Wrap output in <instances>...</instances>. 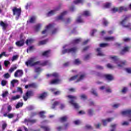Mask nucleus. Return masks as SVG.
<instances>
[{
    "instance_id": "3",
    "label": "nucleus",
    "mask_w": 131,
    "mask_h": 131,
    "mask_svg": "<svg viewBox=\"0 0 131 131\" xmlns=\"http://www.w3.org/2000/svg\"><path fill=\"white\" fill-rule=\"evenodd\" d=\"M36 58L32 57L28 61L26 62V65L27 66H36V65H40V66H47V65H50L51 62L49 61H45L44 62L36 61Z\"/></svg>"
},
{
    "instance_id": "41",
    "label": "nucleus",
    "mask_w": 131,
    "mask_h": 131,
    "mask_svg": "<svg viewBox=\"0 0 131 131\" xmlns=\"http://www.w3.org/2000/svg\"><path fill=\"white\" fill-rule=\"evenodd\" d=\"M59 104V102H57V101H55L53 104H52V106L51 107V108L52 109H55V108H56V107H57V106H58Z\"/></svg>"
},
{
    "instance_id": "14",
    "label": "nucleus",
    "mask_w": 131,
    "mask_h": 131,
    "mask_svg": "<svg viewBox=\"0 0 131 131\" xmlns=\"http://www.w3.org/2000/svg\"><path fill=\"white\" fill-rule=\"evenodd\" d=\"M113 120V118H108L106 119L102 120V122L103 125H106L107 123L111 122Z\"/></svg>"
},
{
    "instance_id": "11",
    "label": "nucleus",
    "mask_w": 131,
    "mask_h": 131,
    "mask_svg": "<svg viewBox=\"0 0 131 131\" xmlns=\"http://www.w3.org/2000/svg\"><path fill=\"white\" fill-rule=\"evenodd\" d=\"M25 122L27 125H28V124H32L33 123H35L36 122V120L32 119H25Z\"/></svg>"
},
{
    "instance_id": "45",
    "label": "nucleus",
    "mask_w": 131,
    "mask_h": 131,
    "mask_svg": "<svg viewBox=\"0 0 131 131\" xmlns=\"http://www.w3.org/2000/svg\"><path fill=\"white\" fill-rule=\"evenodd\" d=\"M76 22H77V23H82V22H83V19H82L81 17H78Z\"/></svg>"
},
{
    "instance_id": "51",
    "label": "nucleus",
    "mask_w": 131,
    "mask_h": 131,
    "mask_svg": "<svg viewBox=\"0 0 131 131\" xmlns=\"http://www.w3.org/2000/svg\"><path fill=\"white\" fill-rule=\"evenodd\" d=\"M9 94V92L8 91H5V92H3L2 94L3 98H6L8 96V94Z\"/></svg>"
},
{
    "instance_id": "26",
    "label": "nucleus",
    "mask_w": 131,
    "mask_h": 131,
    "mask_svg": "<svg viewBox=\"0 0 131 131\" xmlns=\"http://www.w3.org/2000/svg\"><path fill=\"white\" fill-rule=\"evenodd\" d=\"M97 52V55L98 56H104V53H103V52H102V51L101 50V48H97L96 50Z\"/></svg>"
},
{
    "instance_id": "43",
    "label": "nucleus",
    "mask_w": 131,
    "mask_h": 131,
    "mask_svg": "<svg viewBox=\"0 0 131 131\" xmlns=\"http://www.w3.org/2000/svg\"><path fill=\"white\" fill-rule=\"evenodd\" d=\"M41 71H42V70L40 68H36L35 69V72L36 73H40Z\"/></svg>"
},
{
    "instance_id": "62",
    "label": "nucleus",
    "mask_w": 131,
    "mask_h": 131,
    "mask_svg": "<svg viewBox=\"0 0 131 131\" xmlns=\"http://www.w3.org/2000/svg\"><path fill=\"white\" fill-rule=\"evenodd\" d=\"M88 113L89 115H93V113H94V111H93V110H89L88 111Z\"/></svg>"
},
{
    "instance_id": "33",
    "label": "nucleus",
    "mask_w": 131,
    "mask_h": 131,
    "mask_svg": "<svg viewBox=\"0 0 131 131\" xmlns=\"http://www.w3.org/2000/svg\"><path fill=\"white\" fill-rule=\"evenodd\" d=\"M41 27V24H38L37 25L35 26V31H38L39 30V29Z\"/></svg>"
},
{
    "instance_id": "22",
    "label": "nucleus",
    "mask_w": 131,
    "mask_h": 131,
    "mask_svg": "<svg viewBox=\"0 0 131 131\" xmlns=\"http://www.w3.org/2000/svg\"><path fill=\"white\" fill-rule=\"evenodd\" d=\"M0 25L3 27V30H6L7 29V27H8V24L4 23L3 21L0 22Z\"/></svg>"
},
{
    "instance_id": "9",
    "label": "nucleus",
    "mask_w": 131,
    "mask_h": 131,
    "mask_svg": "<svg viewBox=\"0 0 131 131\" xmlns=\"http://www.w3.org/2000/svg\"><path fill=\"white\" fill-rule=\"evenodd\" d=\"M128 8L125 7H120L119 8H117L116 7H114L112 8L111 12L112 13H116V12H122V11H127Z\"/></svg>"
},
{
    "instance_id": "15",
    "label": "nucleus",
    "mask_w": 131,
    "mask_h": 131,
    "mask_svg": "<svg viewBox=\"0 0 131 131\" xmlns=\"http://www.w3.org/2000/svg\"><path fill=\"white\" fill-rule=\"evenodd\" d=\"M59 7H57L55 9L50 11L49 12L47 13V16H52V15H54V14H56V12L57 11H59Z\"/></svg>"
},
{
    "instance_id": "46",
    "label": "nucleus",
    "mask_w": 131,
    "mask_h": 131,
    "mask_svg": "<svg viewBox=\"0 0 131 131\" xmlns=\"http://www.w3.org/2000/svg\"><path fill=\"white\" fill-rule=\"evenodd\" d=\"M109 45L107 43H103L100 44V48H106V47H108Z\"/></svg>"
},
{
    "instance_id": "58",
    "label": "nucleus",
    "mask_w": 131,
    "mask_h": 131,
    "mask_svg": "<svg viewBox=\"0 0 131 131\" xmlns=\"http://www.w3.org/2000/svg\"><path fill=\"white\" fill-rule=\"evenodd\" d=\"M126 92H127V88L125 87L123 89V90H122V93H123V94H125V93H126Z\"/></svg>"
},
{
    "instance_id": "24",
    "label": "nucleus",
    "mask_w": 131,
    "mask_h": 131,
    "mask_svg": "<svg viewBox=\"0 0 131 131\" xmlns=\"http://www.w3.org/2000/svg\"><path fill=\"white\" fill-rule=\"evenodd\" d=\"M115 39V38L114 37H104V40H106V41H112L113 40H114Z\"/></svg>"
},
{
    "instance_id": "2",
    "label": "nucleus",
    "mask_w": 131,
    "mask_h": 131,
    "mask_svg": "<svg viewBox=\"0 0 131 131\" xmlns=\"http://www.w3.org/2000/svg\"><path fill=\"white\" fill-rule=\"evenodd\" d=\"M81 41V38H79L73 41V42L69 45H64L63 47V50L62 51V54H66V53H75L77 51V49L72 48L74 45L79 43Z\"/></svg>"
},
{
    "instance_id": "19",
    "label": "nucleus",
    "mask_w": 131,
    "mask_h": 131,
    "mask_svg": "<svg viewBox=\"0 0 131 131\" xmlns=\"http://www.w3.org/2000/svg\"><path fill=\"white\" fill-rule=\"evenodd\" d=\"M47 96H48V93L45 92L41 94V95H40L38 98L40 100H43L44 99H46V98H47Z\"/></svg>"
},
{
    "instance_id": "7",
    "label": "nucleus",
    "mask_w": 131,
    "mask_h": 131,
    "mask_svg": "<svg viewBox=\"0 0 131 131\" xmlns=\"http://www.w3.org/2000/svg\"><path fill=\"white\" fill-rule=\"evenodd\" d=\"M127 19H128V17H127V16H124V19L122 21H121L120 24L121 25H122L123 27L131 29V24H127Z\"/></svg>"
},
{
    "instance_id": "49",
    "label": "nucleus",
    "mask_w": 131,
    "mask_h": 131,
    "mask_svg": "<svg viewBox=\"0 0 131 131\" xmlns=\"http://www.w3.org/2000/svg\"><path fill=\"white\" fill-rule=\"evenodd\" d=\"M28 98H29V96H28V93H26V95L23 96L24 101H27L28 99Z\"/></svg>"
},
{
    "instance_id": "63",
    "label": "nucleus",
    "mask_w": 131,
    "mask_h": 131,
    "mask_svg": "<svg viewBox=\"0 0 131 131\" xmlns=\"http://www.w3.org/2000/svg\"><path fill=\"white\" fill-rule=\"evenodd\" d=\"M125 71H126L127 73H131V68H128L125 69Z\"/></svg>"
},
{
    "instance_id": "57",
    "label": "nucleus",
    "mask_w": 131,
    "mask_h": 131,
    "mask_svg": "<svg viewBox=\"0 0 131 131\" xmlns=\"http://www.w3.org/2000/svg\"><path fill=\"white\" fill-rule=\"evenodd\" d=\"M33 46H31L27 50V53H28V51H29V52L33 51Z\"/></svg>"
},
{
    "instance_id": "16",
    "label": "nucleus",
    "mask_w": 131,
    "mask_h": 131,
    "mask_svg": "<svg viewBox=\"0 0 131 131\" xmlns=\"http://www.w3.org/2000/svg\"><path fill=\"white\" fill-rule=\"evenodd\" d=\"M61 80L59 79H56L54 80H52L50 82L51 84H58V83H61Z\"/></svg>"
},
{
    "instance_id": "8",
    "label": "nucleus",
    "mask_w": 131,
    "mask_h": 131,
    "mask_svg": "<svg viewBox=\"0 0 131 131\" xmlns=\"http://www.w3.org/2000/svg\"><path fill=\"white\" fill-rule=\"evenodd\" d=\"M13 14L14 15L16 16V20H18L19 17L21 15V9L20 8H17V7H14L12 9Z\"/></svg>"
},
{
    "instance_id": "13",
    "label": "nucleus",
    "mask_w": 131,
    "mask_h": 131,
    "mask_svg": "<svg viewBox=\"0 0 131 131\" xmlns=\"http://www.w3.org/2000/svg\"><path fill=\"white\" fill-rule=\"evenodd\" d=\"M122 115L126 116H130L131 115V109L127 110L126 111L121 112Z\"/></svg>"
},
{
    "instance_id": "37",
    "label": "nucleus",
    "mask_w": 131,
    "mask_h": 131,
    "mask_svg": "<svg viewBox=\"0 0 131 131\" xmlns=\"http://www.w3.org/2000/svg\"><path fill=\"white\" fill-rule=\"evenodd\" d=\"M16 69H17V67H16V66H14L13 67H11L9 69V72L10 73H12V72H14V71H15V70H16Z\"/></svg>"
},
{
    "instance_id": "64",
    "label": "nucleus",
    "mask_w": 131,
    "mask_h": 131,
    "mask_svg": "<svg viewBox=\"0 0 131 131\" xmlns=\"http://www.w3.org/2000/svg\"><path fill=\"white\" fill-rule=\"evenodd\" d=\"M74 123L77 125H78V124H79L80 123V121H79V120H76V121H74Z\"/></svg>"
},
{
    "instance_id": "36",
    "label": "nucleus",
    "mask_w": 131,
    "mask_h": 131,
    "mask_svg": "<svg viewBox=\"0 0 131 131\" xmlns=\"http://www.w3.org/2000/svg\"><path fill=\"white\" fill-rule=\"evenodd\" d=\"M84 0H75L74 1V3L75 5H78V4H81L82 3H83V1Z\"/></svg>"
},
{
    "instance_id": "6",
    "label": "nucleus",
    "mask_w": 131,
    "mask_h": 131,
    "mask_svg": "<svg viewBox=\"0 0 131 131\" xmlns=\"http://www.w3.org/2000/svg\"><path fill=\"white\" fill-rule=\"evenodd\" d=\"M85 77V75L84 74H79L76 76L72 77L71 78L69 79L70 81H72V80H75L76 79L77 82L79 81H81L82 79H83Z\"/></svg>"
},
{
    "instance_id": "34",
    "label": "nucleus",
    "mask_w": 131,
    "mask_h": 131,
    "mask_svg": "<svg viewBox=\"0 0 131 131\" xmlns=\"http://www.w3.org/2000/svg\"><path fill=\"white\" fill-rule=\"evenodd\" d=\"M22 106H23V102H18L15 106V108L16 109H19V108H20V107H22Z\"/></svg>"
},
{
    "instance_id": "60",
    "label": "nucleus",
    "mask_w": 131,
    "mask_h": 131,
    "mask_svg": "<svg viewBox=\"0 0 131 131\" xmlns=\"http://www.w3.org/2000/svg\"><path fill=\"white\" fill-rule=\"evenodd\" d=\"M9 64H10V62L9 61L5 60L4 61V65L6 67H7Z\"/></svg>"
},
{
    "instance_id": "55",
    "label": "nucleus",
    "mask_w": 131,
    "mask_h": 131,
    "mask_svg": "<svg viewBox=\"0 0 131 131\" xmlns=\"http://www.w3.org/2000/svg\"><path fill=\"white\" fill-rule=\"evenodd\" d=\"M18 59V55H14L12 57V58L11 60L13 61H15V60H17Z\"/></svg>"
},
{
    "instance_id": "27",
    "label": "nucleus",
    "mask_w": 131,
    "mask_h": 131,
    "mask_svg": "<svg viewBox=\"0 0 131 131\" xmlns=\"http://www.w3.org/2000/svg\"><path fill=\"white\" fill-rule=\"evenodd\" d=\"M36 86V85H35V83H32L29 85H26L25 88V89H28V88H35Z\"/></svg>"
},
{
    "instance_id": "52",
    "label": "nucleus",
    "mask_w": 131,
    "mask_h": 131,
    "mask_svg": "<svg viewBox=\"0 0 131 131\" xmlns=\"http://www.w3.org/2000/svg\"><path fill=\"white\" fill-rule=\"evenodd\" d=\"M80 97L81 100L86 99V96L84 94H81Z\"/></svg>"
},
{
    "instance_id": "59",
    "label": "nucleus",
    "mask_w": 131,
    "mask_h": 131,
    "mask_svg": "<svg viewBox=\"0 0 131 131\" xmlns=\"http://www.w3.org/2000/svg\"><path fill=\"white\" fill-rule=\"evenodd\" d=\"M96 68L97 69H99L100 70H103V69H104V68L101 66H97Z\"/></svg>"
},
{
    "instance_id": "17",
    "label": "nucleus",
    "mask_w": 131,
    "mask_h": 131,
    "mask_svg": "<svg viewBox=\"0 0 131 131\" xmlns=\"http://www.w3.org/2000/svg\"><path fill=\"white\" fill-rule=\"evenodd\" d=\"M129 51V47H124L120 52L121 55H124L125 53Z\"/></svg>"
},
{
    "instance_id": "5",
    "label": "nucleus",
    "mask_w": 131,
    "mask_h": 131,
    "mask_svg": "<svg viewBox=\"0 0 131 131\" xmlns=\"http://www.w3.org/2000/svg\"><path fill=\"white\" fill-rule=\"evenodd\" d=\"M50 30H52V34H56V33L58 32V29H53V25L49 24L48 26H46L45 29L42 31V34H46V36H47V34L50 32Z\"/></svg>"
},
{
    "instance_id": "1",
    "label": "nucleus",
    "mask_w": 131,
    "mask_h": 131,
    "mask_svg": "<svg viewBox=\"0 0 131 131\" xmlns=\"http://www.w3.org/2000/svg\"><path fill=\"white\" fill-rule=\"evenodd\" d=\"M110 58L113 60V65L108 63L106 65L107 68L110 69H114V68H117L118 69H121L123 68V66L126 64V61L123 60L120 61V59L117 56H111Z\"/></svg>"
},
{
    "instance_id": "25",
    "label": "nucleus",
    "mask_w": 131,
    "mask_h": 131,
    "mask_svg": "<svg viewBox=\"0 0 131 131\" xmlns=\"http://www.w3.org/2000/svg\"><path fill=\"white\" fill-rule=\"evenodd\" d=\"M67 119H68V116H65L60 118L59 121H60V122H64Z\"/></svg>"
},
{
    "instance_id": "32",
    "label": "nucleus",
    "mask_w": 131,
    "mask_h": 131,
    "mask_svg": "<svg viewBox=\"0 0 131 131\" xmlns=\"http://www.w3.org/2000/svg\"><path fill=\"white\" fill-rule=\"evenodd\" d=\"M8 84V81L6 80H2L1 81V85L5 86Z\"/></svg>"
},
{
    "instance_id": "29",
    "label": "nucleus",
    "mask_w": 131,
    "mask_h": 131,
    "mask_svg": "<svg viewBox=\"0 0 131 131\" xmlns=\"http://www.w3.org/2000/svg\"><path fill=\"white\" fill-rule=\"evenodd\" d=\"M41 128H43L45 131H51V128L49 126H41Z\"/></svg>"
},
{
    "instance_id": "61",
    "label": "nucleus",
    "mask_w": 131,
    "mask_h": 131,
    "mask_svg": "<svg viewBox=\"0 0 131 131\" xmlns=\"http://www.w3.org/2000/svg\"><path fill=\"white\" fill-rule=\"evenodd\" d=\"M28 110H33V109H34V106H32V105H29L28 107Z\"/></svg>"
},
{
    "instance_id": "38",
    "label": "nucleus",
    "mask_w": 131,
    "mask_h": 131,
    "mask_svg": "<svg viewBox=\"0 0 131 131\" xmlns=\"http://www.w3.org/2000/svg\"><path fill=\"white\" fill-rule=\"evenodd\" d=\"M74 63L76 65H79V64H81V61L79 59H77L74 60Z\"/></svg>"
},
{
    "instance_id": "42",
    "label": "nucleus",
    "mask_w": 131,
    "mask_h": 131,
    "mask_svg": "<svg viewBox=\"0 0 131 131\" xmlns=\"http://www.w3.org/2000/svg\"><path fill=\"white\" fill-rule=\"evenodd\" d=\"M36 19V18L35 17V16L31 17L29 20V23H34V21H35Z\"/></svg>"
},
{
    "instance_id": "20",
    "label": "nucleus",
    "mask_w": 131,
    "mask_h": 131,
    "mask_svg": "<svg viewBox=\"0 0 131 131\" xmlns=\"http://www.w3.org/2000/svg\"><path fill=\"white\" fill-rule=\"evenodd\" d=\"M42 56H44V57H50L51 56V51L48 50L46 51H45L42 54Z\"/></svg>"
},
{
    "instance_id": "31",
    "label": "nucleus",
    "mask_w": 131,
    "mask_h": 131,
    "mask_svg": "<svg viewBox=\"0 0 131 131\" xmlns=\"http://www.w3.org/2000/svg\"><path fill=\"white\" fill-rule=\"evenodd\" d=\"M116 126H117V124H113L111 125V131H115V128H116Z\"/></svg>"
},
{
    "instance_id": "10",
    "label": "nucleus",
    "mask_w": 131,
    "mask_h": 131,
    "mask_svg": "<svg viewBox=\"0 0 131 131\" xmlns=\"http://www.w3.org/2000/svg\"><path fill=\"white\" fill-rule=\"evenodd\" d=\"M23 75V71L18 70L14 73V77H21Z\"/></svg>"
},
{
    "instance_id": "12",
    "label": "nucleus",
    "mask_w": 131,
    "mask_h": 131,
    "mask_svg": "<svg viewBox=\"0 0 131 131\" xmlns=\"http://www.w3.org/2000/svg\"><path fill=\"white\" fill-rule=\"evenodd\" d=\"M67 14V11H63L62 12L60 15L56 17L57 20H62V21H64V16Z\"/></svg>"
},
{
    "instance_id": "56",
    "label": "nucleus",
    "mask_w": 131,
    "mask_h": 131,
    "mask_svg": "<svg viewBox=\"0 0 131 131\" xmlns=\"http://www.w3.org/2000/svg\"><path fill=\"white\" fill-rule=\"evenodd\" d=\"M7 117L9 119L13 118V117H14V114H8Z\"/></svg>"
},
{
    "instance_id": "54",
    "label": "nucleus",
    "mask_w": 131,
    "mask_h": 131,
    "mask_svg": "<svg viewBox=\"0 0 131 131\" xmlns=\"http://www.w3.org/2000/svg\"><path fill=\"white\" fill-rule=\"evenodd\" d=\"M26 94H28V96H29V97L31 96H33V92H32V91H28Z\"/></svg>"
},
{
    "instance_id": "40",
    "label": "nucleus",
    "mask_w": 131,
    "mask_h": 131,
    "mask_svg": "<svg viewBox=\"0 0 131 131\" xmlns=\"http://www.w3.org/2000/svg\"><path fill=\"white\" fill-rule=\"evenodd\" d=\"M34 40L33 39H28L26 41V43L28 45H30L31 43H32V42H33Z\"/></svg>"
},
{
    "instance_id": "28",
    "label": "nucleus",
    "mask_w": 131,
    "mask_h": 131,
    "mask_svg": "<svg viewBox=\"0 0 131 131\" xmlns=\"http://www.w3.org/2000/svg\"><path fill=\"white\" fill-rule=\"evenodd\" d=\"M83 16H85L86 17L91 16V12L88 10H85L83 12Z\"/></svg>"
},
{
    "instance_id": "30",
    "label": "nucleus",
    "mask_w": 131,
    "mask_h": 131,
    "mask_svg": "<svg viewBox=\"0 0 131 131\" xmlns=\"http://www.w3.org/2000/svg\"><path fill=\"white\" fill-rule=\"evenodd\" d=\"M17 82H18L17 80H16V79L12 80L11 81V86H12V88H14V86H15V83H17Z\"/></svg>"
},
{
    "instance_id": "53",
    "label": "nucleus",
    "mask_w": 131,
    "mask_h": 131,
    "mask_svg": "<svg viewBox=\"0 0 131 131\" xmlns=\"http://www.w3.org/2000/svg\"><path fill=\"white\" fill-rule=\"evenodd\" d=\"M3 76L4 78H6V79H8V78H9V77H11V75H10V74L8 73L4 74Z\"/></svg>"
},
{
    "instance_id": "50",
    "label": "nucleus",
    "mask_w": 131,
    "mask_h": 131,
    "mask_svg": "<svg viewBox=\"0 0 131 131\" xmlns=\"http://www.w3.org/2000/svg\"><path fill=\"white\" fill-rule=\"evenodd\" d=\"M47 40H43L42 41H40L39 42V45H46V43H47Z\"/></svg>"
},
{
    "instance_id": "4",
    "label": "nucleus",
    "mask_w": 131,
    "mask_h": 131,
    "mask_svg": "<svg viewBox=\"0 0 131 131\" xmlns=\"http://www.w3.org/2000/svg\"><path fill=\"white\" fill-rule=\"evenodd\" d=\"M67 98L68 99V101L72 106H73L75 109H78L79 108V106L78 104H77L76 102H75V100L77 99V97L76 96H74L73 95H68L67 96Z\"/></svg>"
},
{
    "instance_id": "23",
    "label": "nucleus",
    "mask_w": 131,
    "mask_h": 131,
    "mask_svg": "<svg viewBox=\"0 0 131 131\" xmlns=\"http://www.w3.org/2000/svg\"><path fill=\"white\" fill-rule=\"evenodd\" d=\"M16 45L17 47H22V46L24 45V40H21L20 41H18L16 42Z\"/></svg>"
},
{
    "instance_id": "21",
    "label": "nucleus",
    "mask_w": 131,
    "mask_h": 131,
    "mask_svg": "<svg viewBox=\"0 0 131 131\" xmlns=\"http://www.w3.org/2000/svg\"><path fill=\"white\" fill-rule=\"evenodd\" d=\"M104 77H105L106 79L107 80H113L114 77L112 75H109V74H106L104 75Z\"/></svg>"
},
{
    "instance_id": "39",
    "label": "nucleus",
    "mask_w": 131,
    "mask_h": 131,
    "mask_svg": "<svg viewBox=\"0 0 131 131\" xmlns=\"http://www.w3.org/2000/svg\"><path fill=\"white\" fill-rule=\"evenodd\" d=\"M102 23L104 26H107V25H108V24H109L108 20L105 18H103V19L102 20Z\"/></svg>"
},
{
    "instance_id": "44",
    "label": "nucleus",
    "mask_w": 131,
    "mask_h": 131,
    "mask_svg": "<svg viewBox=\"0 0 131 131\" xmlns=\"http://www.w3.org/2000/svg\"><path fill=\"white\" fill-rule=\"evenodd\" d=\"M20 97L21 96L20 95H16L15 96H13L11 99L13 100V101H15V100H18V99H20Z\"/></svg>"
},
{
    "instance_id": "35",
    "label": "nucleus",
    "mask_w": 131,
    "mask_h": 131,
    "mask_svg": "<svg viewBox=\"0 0 131 131\" xmlns=\"http://www.w3.org/2000/svg\"><path fill=\"white\" fill-rule=\"evenodd\" d=\"M45 114H46V112L45 111H41V112H40L39 113L40 117L41 118H45V117H46V116H45Z\"/></svg>"
},
{
    "instance_id": "47",
    "label": "nucleus",
    "mask_w": 131,
    "mask_h": 131,
    "mask_svg": "<svg viewBox=\"0 0 131 131\" xmlns=\"http://www.w3.org/2000/svg\"><path fill=\"white\" fill-rule=\"evenodd\" d=\"M111 6V3H106L104 5V7L105 8H110Z\"/></svg>"
},
{
    "instance_id": "48",
    "label": "nucleus",
    "mask_w": 131,
    "mask_h": 131,
    "mask_svg": "<svg viewBox=\"0 0 131 131\" xmlns=\"http://www.w3.org/2000/svg\"><path fill=\"white\" fill-rule=\"evenodd\" d=\"M120 106V104L119 103H116L113 105V108H114L115 109H116L118 108Z\"/></svg>"
},
{
    "instance_id": "18",
    "label": "nucleus",
    "mask_w": 131,
    "mask_h": 131,
    "mask_svg": "<svg viewBox=\"0 0 131 131\" xmlns=\"http://www.w3.org/2000/svg\"><path fill=\"white\" fill-rule=\"evenodd\" d=\"M47 77H55L56 78L57 77H59V74L57 73H53L52 74H47Z\"/></svg>"
}]
</instances>
